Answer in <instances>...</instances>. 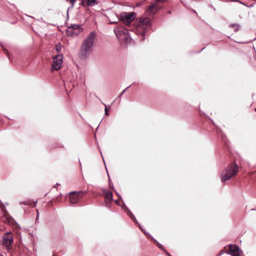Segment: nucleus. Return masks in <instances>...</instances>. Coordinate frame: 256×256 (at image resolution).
I'll use <instances>...</instances> for the list:
<instances>
[{
  "label": "nucleus",
  "mask_w": 256,
  "mask_h": 256,
  "mask_svg": "<svg viewBox=\"0 0 256 256\" xmlns=\"http://www.w3.org/2000/svg\"><path fill=\"white\" fill-rule=\"evenodd\" d=\"M168 14H171V12H170V11H168Z\"/></svg>",
  "instance_id": "a878e982"
},
{
  "label": "nucleus",
  "mask_w": 256,
  "mask_h": 256,
  "mask_svg": "<svg viewBox=\"0 0 256 256\" xmlns=\"http://www.w3.org/2000/svg\"><path fill=\"white\" fill-rule=\"evenodd\" d=\"M114 34L118 38H121L122 36H124V38L128 39L129 37L128 31L122 26H117L114 29Z\"/></svg>",
  "instance_id": "6e6552de"
},
{
  "label": "nucleus",
  "mask_w": 256,
  "mask_h": 256,
  "mask_svg": "<svg viewBox=\"0 0 256 256\" xmlns=\"http://www.w3.org/2000/svg\"><path fill=\"white\" fill-rule=\"evenodd\" d=\"M83 29L78 24H72L68 27L67 32L72 36H76L79 34Z\"/></svg>",
  "instance_id": "1a4fd4ad"
},
{
  "label": "nucleus",
  "mask_w": 256,
  "mask_h": 256,
  "mask_svg": "<svg viewBox=\"0 0 256 256\" xmlns=\"http://www.w3.org/2000/svg\"><path fill=\"white\" fill-rule=\"evenodd\" d=\"M162 244H160L159 248H162Z\"/></svg>",
  "instance_id": "393cba45"
},
{
  "label": "nucleus",
  "mask_w": 256,
  "mask_h": 256,
  "mask_svg": "<svg viewBox=\"0 0 256 256\" xmlns=\"http://www.w3.org/2000/svg\"><path fill=\"white\" fill-rule=\"evenodd\" d=\"M131 86H128L127 88H126L122 92L121 94H120L119 96V97H121L122 96V95L126 92V91Z\"/></svg>",
  "instance_id": "a211bd4d"
},
{
  "label": "nucleus",
  "mask_w": 256,
  "mask_h": 256,
  "mask_svg": "<svg viewBox=\"0 0 256 256\" xmlns=\"http://www.w3.org/2000/svg\"><path fill=\"white\" fill-rule=\"evenodd\" d=\"M228 254L232 256H240L242 254V250L236 244H230L229 246Z\"/></svg>",
  "instance_id": "9d476101"
},
{
  "label": "nucleus",
  "mask_w": 256,
  "mask_h": 256,
  "mask_svg": "<svg viewBox=\"0 0 256 256\" xmlns=\"http://www.w3.org/2000/svg\"><path fill=\"white\" fill-rule=\"evenodd\" d=\"M134 12H123L120 15V20L126 24H130L134 20Z\"/></svg>",
  "instance_id": "423d86ee"
},
{
  "label": "nucleus",
  "mask_w": 256,
  "mask_h": 256,
  "mask_svg": "<svg viewBox=\"0 0 256 256\" xmlns=\"http://www.w3.org/2000/svg\"><path fill=\"white\" fill-rule=\"evenodd\" d=\"M38 214H39V212L37 210V216H36V220L38 218Z\"/></svg>",
  "instance_id": "b1692460"
},
{
  "label": "nucleus",
  "mask_w": 256,
  "mask_h": 256,
  "mask_svg": "<svg viewBox=\"0 0 256 256\" xmlns=\"http://www.w3.org/2000/svg\"><path fill=\"white\" fill-rule=\"evenodd\" d=\"M1 202H2L1 201H0V206L1 205Z\"/></svg>",
  "instance_id": "7c9ffc66"
},
{
  "label": "nucleus",
  "mask_w": 256,
  "mask_h": 256,
  "mask_svg": "<svg viewBox=\"0 0 256 256\" xmlns=\"http://www.w3.org/2000/svg\"><path fill=\"white\" fill-rule=\"evenodd\" d=\"M55 50L56 52L59 54L61 50V46L60 43H58L56 44L55 46Z\"/></svg>",
  "instance_id": "f3484780"
},
{
  "label": "nucleus",
  "mask_w": 256,
  "mask_h": 256,
  "mask_svg": "<svg viewBox=\"0 0 256 256\" xmlns=\"http://www.w3.org/2000/svg\"><path fill=\"white\" fill-rule=\"evenodd\" d=\"M230 26L234 28L235 32L238 31L240 28V26L238 24H230Z\"/></svg>",
  "instance_id": "2eb2a0df"
},
{
  "label": "nucleus",
  "mask_w": 256,
  "mask_h": 256,
  "mask_svg": "<svg viewBox=\"0 0 256 256\" xmlns=\"http://www.w3.org/2000/svg\"><path fill=\"white\" fill-rule=\"evenodd\" d=\"M109 185L110 186V181H109Z\"/></svg>",
  "instance_id": "c756f323"
},
{
  "label": "nucleus",
  "mask_w": 256,
  "mask_h": 256,
  "mask_svg": "<svg viewBox=\"0 0 256 256\" xmlns=\"http://www.w3.org/2000/svg\"><path fill=\"white\" fill-rule=\"evenodd\" d=\"M104 112H105L106 115V116L109 115V112H108V110L107 106H106V108H104Z\"/></svg>",
  "instance_id": "6ab92c4d"
},
{
  "label": "nucleus",
  "mask_w": 256,
  "mask_h": 256,
  "mask_svg": "<svg viewBox=\"0 0 256 256\" xmlns=\"http://www.w3.org/2000/svg\"><path fill=\"white\" fill-rule=\"evenodd\" d=\"M86 4L88 6H94L98 4L96 0H86Z\"/></svg>",
  "instance_id": "4468645a"
},
{
  "label": "nucleus",
  "mask_w": 256,
  "mask_h": 256,
  "mask_svg": "<svg viewBox=\"0 0 256 256\" xmlns=\"http://www.w3.org/2000/svg\"><path fill=\"white\" fill-rule=\"evenodd\" d=\"M102 192L106 200H109L110 201L113 200L112 194L110 191L104 189L102 190Z\"/></svg>",
  "instance_id": "f8f14e48"
},
{
  "label": "nucleus",
  "mask_w": 256,
  "mask_h": 256,
  "mask_svg": "<svg viewBox=\"0 0 256 256\" xmlns=\"http://www.w3.org/2000/svg\"><path fill=\"white\" fill-rule=\"evenodd\" d=\"M115 202L116 204H118V202L117 200H116Z\"/></svg>",
  "instance_id": "cd10ccee"
},
{
  "label": "nucleus",
  "mask_w": 256,
  "mask_h": 256,
  "mask_svg": "<svg viewBox=\"0 0 256 256\" xmlns=\"http://www.w3.org/2000/svg\"><path fill=\"white\" fill-rule=\"evenodd\" d=\"M151 26V20L149 18H142L140 19L136 27V32L142 36L146 34Z\"/></svg>",
  "instance_id": "7ed1b4c3"
},
{
  "label": "nucleus",
  "mask_w": 256,
  "mask_h": 256,
  "mask_svg": "<svg viewBox=\"0 0 256 256\" xmlns=\"http://www.w3.org/2000/svg\"><path fill=\"white\" fill-rule=\"evenodd\" d=\"M62 54H58L54 57L53 62L52 64V70H58L61 68L62 62Z\"/></svg>",
  "instance_id": "0eeeda50"
},
{
  "label": "nucleus",
  "mask_w": 256,
  "mask_h": 256,
  "mask_svg": "<svg viewBox=\"0 0 256 256\" xmlns=\"http://www.w3.org/2000/svg\"><path fill=\"white\" fill-rule=\"evenodd\" d=\"M126 210L127 212L128 215L130 216V218L133 220H134L136 223H138L137 220L134 216V215L132 214V213L128 209V208H126Z\"/></svg>",
  "instance_id": "ddd939ff"
},
{
  "label": "nucleus",
  "mask_w": 256,
  "mask_h": 256,
  "mask_svg": "<svg viewBox=\"0 0 256 256\" xmlns=\"http://www.w3.org/2000/svg\"><path fill=\"white\" fill-rule=\"evenodd\" d=\"M138 226H139L140 228V229H141V230H142V231H143L145 234H146V232H144V230L143 228L141 227V226H140L139 224H138Z\"/></svg>",
  "instance_id": "5701e85b"
},
{
  "label": "nucleus",
  "mask_w": 256,
  "mask_h": 256,
  "mask_svg": "<svg viewBox=\"0 0 256 256\" xmlns=\"http://www.w3.org/2000/svg\"><path fill=\"white\" fill-rule=\"evenodd\" d=\"M0 256H4V254H0Z\"/></svg>",
  "instance_id": "bb28decb"
},
{
  "label": "nucleus",
  "mask_w": 256,
  "mask_h": 256,
  "mask_svg": "<svg viewBox=\"0 0 256 256\" xmlns=\"http://www.w3.org/2000/svg\"><path fill=\"white\" fill-rule=\"evenodd\" d=\"M255 110H256V108Z\"/></svg>",
  "instance_id": "2f4dec72"
},
{
  "label": "nucleus",
  "mask_w": 256,
  "mask_h": 256,
  "mask_svg": "<svg viewBox=\"0 0 256 256\" xmlns=\"http://www.w3.org/2000/svg\"><path fill=\"white\" fill-rule=\"evenodd\" d=\"M66 0L70 2L71 5H72V7H73L75 2H76V0Z\"/></svg>",
  "instance_id": "aec40b11"
},
{
  "label": "nucleus",
  "mask_w": 256,
  "mask_h": 256,
  "mask_svg": "<svg viewBox=\"0 0 256 256\" xmlns=\"http://www.w3.org/2000/svg\"><path fill=\"white\" fill-rule=\"evenodd\" d=\"M14 241L13 234L9 232L4 234L2 236V244L6 247L8 250H10L12 248V244Z\"/></svg>",
  "instance_id": "20e7f679"
},
{
  "label": "nucleus",
  "mask_w": 256,
  "mask_h": 256,
  "mask_svg": "<svg viewBox=\"0 0 256 256\" xmlns=\"http://www.w3.org/2000/svg\"><path fill=\"white\" fill-rule=\"evenodd\" d=\"M84 192H72L70 194V202L72 204H76L82 198Z\"/></svg>",
  "instance_id": "39448f33"
},
{
  "label": "nucleus",
  "mask_w": 256,
  "mask_h": 256,
  "mask_svg": "<svg viewBox=\"0 0 256 256\" xmlns=\"http://www.w3.org/2000/svg\"><path fill=\"white\" fill-rule=\"evenodd\" d=\"M222 138L223 140L224 139V138H223V136H222Z\"/></svg>",
  "instance_id": "c85d7f7f"
},
{
  "label": "nucleus",
  "mask_w": 256,
  "mask_h": 256,
  "mask_svg": "<svg viewBox=\"0 0 256 256\" xmlns=\"http://www.w3.org/2000/svg\"><path fill=\"white\" fill-rule=\"evenodd\" d=\"M20 204H25V205H28V204H29V203L28 202H26V201H24V202H20Z\"/></svg>",
  "instance_id": "412c9836"
},
{
  "label": "nucleus",
  "mask_w": 256,
  "mask_h": 256,
  "mask_svg": "<svg viewBox=\"0 0 256 256\" xmlns=\"http://www.w3.org/2000/svg\"><path fill=\"white\" fill-rule=\"evenodd\" d=\"M116 194L117 196L119 197L120 198L122 199V196L118 194V192H116Z\"/></svg>",
  "instance_id": "4be33fe9"
},
{
  "label": "nucleus",
  "mask_w": 256,
  "mask_h": 256,
  "mask_svg": "<svg viewBox=\"0 0 256 256\" xmlns=\"http://www.w3.org/2000/svg\"><path fill=\"white\" fill-rule=\"evenodd\" d=\"M238 172V168L236 162H234L228 166L222 172V182L230 179Z\"/></svg>",
  "instance_id": "f03ea898"
},
{
  "label": "nucleus",
  "mask_w": 256,
  "mask_h": 256,
  "mask_svg": "<svg viewBox=\"0 0 256 256\" xmlns=\"http://www.w3.org/2000/svg\"><path fill=\"white\" fill-rule=\"evenodd\" d=\"M96 40V34L94 31L90 32L84 40L79 52V56L81 59H86L90 54Z\"/></svg>",
  "instance_id": "f257e3e1"
},
{
  "label": "nucleus",
  "mask_w": 256,
  "mask_h": 256,
  "mask_svg": "<svg viewBox=\"0 0 256 256\" xmlns=\"http://www.w3.org/2000/svg\"><path fill=\"white\" fill-rule=\"evenodd\" d=\"M2 220L4 222L10 223L11 222L10 218H8V216H2Z\"/></svg>",
  "instance_id": "dca6fc26"
},
{
  "label": "nucleus",
  "mask_w": 256,
  "mask_h": 256,
  "mask_svg": "<svg viewBox=\"0 0 256 256\" xmlns=\"http://www.w3.org/2000/svg\"><path fill=\"white\" fill-rule=\"evenodd\" d=\"M160 9V7L158 6V3L156 2H154L148 6L146 8V12L148 14L154 15L156 14Z\"/></svg>",
  "instance_id": "9b49d317"
}]
</instances>
